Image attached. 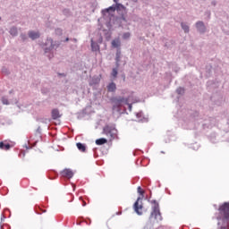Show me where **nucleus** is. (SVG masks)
I'll return each instance as SVG.
<instances>
[{"mask_svg":"<svg viewBox=\"0 0 229 229\" xmlns=\"http://www.w3.org/2000/svg\"><path fill=\"white\" fill-rule=\"evenodd\" d=\"M151 203L153 207L148 218V223L153 226L155 225H158V223L162 221V214L160 213V206L158 205V202H157V200H152Z\"/></svg>","mask_w":229,"mask_h":229,"instance_id":"nucleus-1","label":"nucleus"},{"mask_svg":"<svg viewBox=\"0 0 229 229\" xmlns=\"http://www.w3.org/2000/svg\"><path fill=\"white\" fill-rule=\"evenodd\" d=\"M138 193L140 194L141 197H138L133 207L136 214H138V216H142V199L144 198V190H142L140 186L138 187Z\"/></svg>","mask_w":229,"mask_h":229,"instance_id":"nucleus-2","label":"nucleus"},{"mask_svg":"<svg viewBox=\"0 0 229 229\" xmlns=\"http://www.w3.org/2000/svg\"><path fill=\"white\" fill-rule=\"evenodd\" d=\"M102 133L103 135L109 137L110 140H114V139L117 137V129L110 125H106L103 128Z\"/></svg>","mask_w":229,"mask_h":229,"instance_id":"nucleus-3","label":"nucleus"},{"mask_svg":"<svg viewBox=\"0 0 229 229\" xmlns=\"http://www.w3.org/2000/svg\"><path fill=\"white\" fill-rule=\"evenodd\" d=\"M220 216H222L223 219L229 221V202H225L218 208Z\"/></svg>","mask_w":229,"mask_h":229,"instance_id":"nucleus-4","label":"nucleus"},{"mask_svg":"<svg viewBox=\"0 0 229 229\" xmlns=\"http://www.w3.org/2000/svg\"><path fill=\"white\" fill-rule=\"evenodd\" d=\"M61 176H63V178H68V180H70V178H72L74 176V173L72 172V170L65 168L61 172Z\"/></svg>","mask_w":229,"mask_h":229,"instance_id":"nucleus-5","label":"nucleus"},{"mask_svg":"<svg viewBox=\"0 0 229 229\" xmlns=\"http://www.w3.org/2000/svg\"><path fill=\"white\" fill-rule=\"evenodd\" d=\"M51 115L54 121H56V119H60V117H62V114H60V110H58L57 108H55L52 110Z\"/></svg>","mask_w":229,"mask_h":229,"instance_id":"nucleus-6","label":"nucleus"},{"mask_svg":"<svg viewBox=\"0 0 229 229\" xmlns=\"http://www.w3.org/2000/svg\"><path fill=\"white\" fill-rule=\"evenodd\" d=\"M196 26H197V30H199V31H200L201 33L205 31V24L203 23V21L197 22Z\"/></svg>","mask_w":229,"mask_h":229,"instance_id":"nucleus-7","label":"nucleus"},{"mask_svg":"<svg viewBox=\"0 0 229 229\" xmlns=\"http://www.w3.org/2000/svg\"><path fill=\"white\" fill-rule=\"evenodd\" d=\"M106 142H108V140L105 138H100L96 140L95 143L97 144V146H103V144H106Z\"/></svg>","mask_w":229,"mask_h":229,"instance_id":"nucleus-8","label":"nucleus"},{"mask_svg":"<svg viewBox=\"0 0 229 229\" xmlns=\"http://www.w3.org/2000/svg\"><path fill=\"white\" fill-rule=\"evenodd\" d=\"M29 37L30 38H31L32 40H35L37 38H38V37H40V34L38 32H35V31H30L29 33Z\"/></svg>","mask_w":229,"mask_h":229,"instance_id":"nucleus-9","label":"nucleus"},{"mask_svg":"<svg viewBox=\"0 0 229 229\" xmlns=\"http://www.w3.org/2000/svg\"><path fill=\"white\" fill-rule=\"evenodd\" d=\"M79 151H81L82 153H85V151H87V147L85 146V144H82V143H77L76 144Z\"/></svg>","mask_w":229,"mask_h":229,"instance_id":"nucleus-10","label":"nucleus"},{"mask_svg":"<svg viewBox=\"0 0 229 229\" xmlns=\"http://www.w3.org/2000/svg\"><path fill=\"white\" fill-rule=\"evenodd\" d=\"M117 89V87L115 86V83L111 82L108 86H107V90L108 92H115V89Z\"/></svg>","mask_w":229,"mask_h":229,"instance_id":"nucleus-11","label":"nucleus"},{"mask_svg":"<svg viewBox=\"0 0 229 229\" xmlns=\"http://www.w3.org/2000/svg\"><path fill=\"white\" fill-rule=\"evenodd\" d=\"M91 49L92 51H99V45L94 42V40H91Z\"/></svg>","mask_w":229,"mask_h":229,"instance_id":"nucleus-12","label":"nucleus"},{"mask_svg":"<svg viewBox=\"0 0 229 229\" xmlns=\"http://www.w3.org/2000/svg\"><path fill=\"white\" fill-rule=\"evenodd\" d=\"M108 12H115V7L114 6H110L107 9H104L102 11L103 15H106V13H108Z\"/></svg>","mask_w":229,"mask_h":229,"instance_id":"nucleus-13","label":"nucleus"},{"mask_svg":"<svg viewBox=\"0 0 229 229\" xmlns=\"http://www.w3.org/2000/svg\"><path fill=\"white\" fill-rule=\"evenodd\" d=\"M113 47H121V40L119 39H114L112 41Z\"/></svg>","mask_w":229,"mask_h":229,"instance_id":"nucleus-14","label":"nucleus"},{"mask_svg":"<svg viewBox=\"0 0 229 229\" xmlns=\"http://www.w3.org/2000/svg\"><path fill=\"white\" fill-rule=\"evenodd\" d=\"M182 30L185 31V33H189V27L185 25L184 23L181 24Z\"/></svg>","mask_w":229,"mask_h":229,"instance_id":"nucleus-15","label":"nucleus"},{"mask_svg":"<svg viewBox=\"0 0 229 229\" xmlns=\"http://www.w3.org/2000/svg\"><path fill=\"white\" fill-rule=\"evenodd\" d=\"M111 74H112L113 78H117V74H118L117 69L114 68Z\"/></svg>","mask_w":229,"mask_h":229,"instance_id":"nucleus-16","label":"nucleus"},{"mask_svg":"<svg viewBox=\"0 0 229 229\" xmlns=\"http://www.w3.org/2000/svg\"><path fill=\"white\" fill-rule=\"evenodd\" d=\"M2 103L4 105H10V102H8V98H2Z\"/></svg>","mask_w":229,"mask_h":229,"instance_id":"nucleus-17","label":"nucleus"},{"mask_svg":"<svg viewBox=\"0 0 229 229\" xmlns=\"http://www.w3.org/2000/svg\"><path fill=\"white\" fill-rule=\"evenodd\" d=\"M10 33L11 35H17V29L15 28L11 29Z\"/></svg>","mask_w":229,"mask_h":229,"instance_id":"nucleus-18","label":"nucleus"},{"mask_svg":"<svg viewBox=\"0 0 229 229\" xmlns=\"http://www.w3.org/2000/svg\"><path fill=\"white\" fill-rule=\"evenodd\" d=\"M113 1H114V3H116V8H119L120 6H121L122 8H124V6H123V4H118L119 0H113Z\"/></svg>","mask_w":229,"mask_h":229,"instance_id":"nucleus-19","label":"nucleus"},{"mask_svg":"<svg viewBox=\"0 0 229 229\" xmlns=\"http://www.w3.org/2000/svg\"><path fill=\"white\" fill-rule=\"evenodd\" d=\"M176 92H177V94H183L184 89L182 88H178Z\"/></svg>","mask_w":229,"mask_h":229,"instance_id":"nucleus-20","label":"nucleus"},{"mask_svg":"<svg viewBox=\"0 0 229 229\" xmlns=\"http://www.w3.org/2000/svg\"><path fill=\"white\" fill-rule=\"evenodd\" d=\"M4 149H5V151H8V149H10V144H5Z\"/></svg>","mask_w":229,"mask_h":229,"instance_id":"nucleus-21","label":"nucleus"},{"mask_svg":"<svg viewBox=\"0 0 229 229\" xmlns=\"http://www.w3.org/2000/svg\"><path fill=\"white\" fill-rule=\"evenodd\" d=\"M0 149H4V143L3 141L0 142Z\"/></svg>","mask_w":229,"mask_h":229,"instance_id":"nucleus-22","label":"nucleus"},{"mask_svg":"<svg viewBox=\"0 0 229 229\" xmlns=\"http://www.w3.org/2000/svg\"><path fill=\"white\" fill-rule=\"evenodd\" d=\"M123 38H130V33L123 34Z\"/></svg>","mask_w":229,"mask_h":229,"instance_id":"nucleus-23","label":"nucleus"},{"mask_svg":"<svg viewBox=\"0 0 229 229\" xmlns=\"http://www.w3.org/2000/svg\"><path fill=\"white\" fill-rule=\"evenodd\" d=\"M86 205H87V202H86V201H83L82 206L85 207Z\"/></svg>","mask_w":229,"mask_h":229,"instance_id":"nucleus-24","label":"nucleus"},{"mask_svg":"<svg viewBox=\"0 0 229 229\" xmlns=\"http://www.w3.org/2000/svg\"><path fill=\"white\" fill-rule=\"evenodd\" d=\"M119 101H120V102H123V98H121Z\"/></svg>","mask_w":229,"mask_h":229,"instance_id":"nucleus-25","label":"nucleus"},{"mask_svg":"<svg viewBox=\"0 0 229 229\" xmlns=\"http://www.w3.org/2000/svg\"><path fill=\"white\" fill-rule=\"evenodd\" d=\"M66 42H69V38H66Z\"/></svg>","mask_w":229,"mask_h":229,"instance_id":"nucleus-26","label":"nucleus"}]
</instances>
